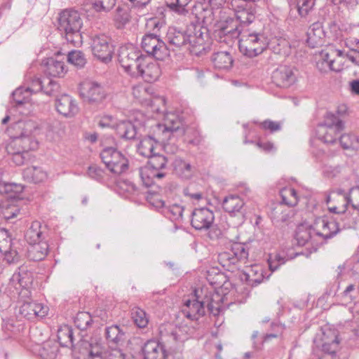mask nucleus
I'll return each mask as SVG.
<instances>
[{
  "label": "nucleus",
  "mask_w": 359,
  "mask_h": 359,
  "mask_svg": "<svg viewBox=\"0 0 359 359\" xmlns=\"http://www.w3.org/2000/svg\"><path fill=\"white\" fill-rule=\"evenodd\" d=\"M269 39L265 32L264 23L257 19H250L244 27L238 41L240 52L245 56L252 58L262 54L267 48Z\"/></svg>",
  "instance_id": "f257e3e1"
},
{
  "label": "nucleus",
  "mask_w": 359,
  "mask_h": 359,
  "mask_svg": "<svg viewBox=\"0 0 359 359\" xmlns=\"http://www.w3.org/2000/svg\"><path fill=\"white\" fill-rule=\"evenodd\" d=\"M207 32V27L191 22L185 29L169 27L166 41L169 46L177 48L187 46H189V49L195 48L204 44Z\"/></svg>",
  "instance_id": "f03ea898"
},
{
  "label": "nucleus",
  "mask_w": 359,
  "mask_h": 359,
  "mask_svg": "<svg viewBox=\"0 0 359 359\" xmlns=\"http://www.w3.org/2000/svg\"><path fill=\"white\" fill-rule=\"evenodd\" d=\"M255 8L253 4L246 5L236 11L233 16L221 15V20L217 23V35L222 39L228 36L230 39H237L241 36L244 27H246L248 20H254Z\"/></svg>",
  "instance_id": "7ed1b4c3"
},
{
  "label": "nucleus",
  "mask_w": 359,
  "mask_h": 359,
  "mask_svg": "<svg viewBox=\"0 0 359 359\" xmlns=\"http://www.w3.org/2000/svg\"><path fill=\"white\" fill-rule=\"evenodd\" d=\"M148 158L147 165L140 168L139 175L142 185L147 188H152V191L156 192L161 187L158 182L168 174V160L165 156L156 152Z\"/></svg>",
  "instance_id": "20e7f679"
},
{
  "label": "nucleus",
  "mask_w": 359,
  "mask_h": 359,
  "mask_svg": "<svg viewBox=\"0 0 359 359\" xmlns=\"http://www.w3.org/2000/svg\"><path fill=\"white\" fill-rule=\"evenodd\" d=\"M57 29L65 36L67 43L78 46L82 44L81 29L83 21L77 11L66 9L62 11L58 17Z\"/></svg>",
  "instance_id": "39448f33"
},
{
  "label": "nucleus",
  "mask_w": 359,
  "mask_h": 359,
  "mask_svg": "<svg viewBox=\"0 0 359 359\" xmlns=\"http://www.w3.org/2000/svg\"><path fill=\"white\" fill-rule=\"evenodd\" d=\"M24 187L20 184L0 182V195L3 196L7 201H2L0 203V218L8 221L17 216L19 213V208L13 205L12 202L16 199H21Z\"/></svg>",
  "instance_id": "423d86ee"
},
{
  "label": "nucleus",
  "mask_w": 359,
  "mask_h": 359,
  "mask_svg": "<svg viewBox=\"0 0 359 359\" xmlns=\"http://www.w3.org/2000/svg\"><path fill=\"white\" fill-rule=\"evenodd\" d=\"M150 59L133 44L121 46L118 48V61L125 72L132 77H137L136 70L140 68L141 62Z\"/></svg>",
  "instance_id": "0eeeda50"
},
{
  "label": "nucleus",
  "mask_w": 359,
  "mask_h": 359,
  "mask_svg": "<svg viewBox=\"0 0 359 359\" xmlns=\"http://www.w3.org/2000/svg\"><path fill=\"white\" fill-rule=\"evenodd\" d=\"M191 225L197 231H209L208 236L211 240L218 239L222 234L220 229L215 225V214L208 208H195L191 214Z\"/></svg>",
  "instance_id": "6e6552de"
},
{
  "label": "nucleus",
  "mask_w": 359,
  "mask_h": 359,
  "mask_svg": "<svg viewBox=\"0 0 359 359\" xmlns=\"http://www.w3.org/2000/svg\"><path fill=\"white\" fill-rule=\"evenodd\" d=\"M203 290L195 289L191 294L192 299H187L184 302L182 312L191 320H198L205 314V308L213 313L214 306L208 294L202 297Z\"/></svg>",
  "instance_id": "1a4fd4ad"
},
{
  "label": "nucleus",
  "mask_w": 359,
  "mask_h": 359,
  "mask_svg": "<svg viewBox=\"0 0 359 359\" xmlns=\"http://www.w3.org/2000/svg\"><path fill=\"white\" fill-rule=\"evenodd\" d=\"M100 156L107 169L114 175L126 173L129 168L128 159L116 147H106Z\"/></svg>",
  "instance_id": "9d476101"
},
{
  "label": "nucleus",
  "mask_w": 359,
  "mask_h": 359,
  "mask_svg": "<svg viewBox=\"0 0 359 359\" xmlns=\"http://www.w3.org/2000/svg\"><path fill=\"white\" fill-rule=\"evenodd\" d=\"M90 48L93 56L100 62L108 64L112 60L115 46L109 36L102 33L92 35Z\"/></svg>",
  "instance_id": "9b49d317"
},
{
  "label": "nucleus",
  "mask_w": 359,
  "mask_h": 359,
  "mask_svg": "<svg viewBox=\"0 0 359 359\" xmlns=\"http://www.w3.org/2000/svg\"><path fill=\"white\" fill-rule=\"evenodd\" d=\"M128 344L139 346L144 359H167L165 346L158 341L150 339L144 343L140 337H134L129 340Z\"/></svg>",
  "instance_id": "f8f14e48"
},
{
  "label": "nucleus",
  "mask_w": 359,
  "mask_h": 359,
  "mask_svg": "<svg viewBox=\"0 0 359 359\" xmlns=\"http://www.w3.org/2000/svg\"><path fill=\"white\" fill-rule=\"evenodd\" d=\"M175 133L182 135L184 130L180 122L172 121L170 126L156 123L153 127L152 132L148 135L158 145H161L168 142Z\"/></svg>",
  "instance_id": "ddd939ff"
},
{
  "label": "nucleus",
  "mask_w": 359,
  "mask_h": 359,
  "mask_svg": "<svg viewBox=\"0 0 359 359\" xmlns=\"http://www.w3.org/2000/svg\"><path fill=\"white\" fill-rule=\"evenodd\" d=\"M79 93L84 102L88 103H100L106 96L103 86L99 83L85 81L80 83Z\"/></svg>",
  "instance_id": "4468645a"
},
{
  "label": "nucleus",
  "mask_w": 359,
  "mask_h": 359,
  "mask_svg": "<svg viewBox=\"0 0 359 359\" xmlns=\"http://www.w3.org/2000/svg\"><path fill=\"white\" fill-rule=\"evenodd\" d=\"M19 269L20 271L18 273H15L11 280L13 284L17 282L15 285V287L19 297L21 299H27L31 296L30 288L32 285L33 277L30 272L25 271L20 269Z\"/></svg>",
  "instance_id": "2eb2a0df"
},
{
  "label": "nucleus",
  "mask_w": 359,
  "mask_h": 359,
  "mask_svg": "<svg viewBox=\"0 0 359 359\" xmlns=\"http://www.w3.org/2000/svg\"><path fill=\"white\" fill-rule=\"evenodd\" d=\"M271 79L276 86L287 88L295 83L297 76L293 67L281 65L273 72Z\"/></svg>",
  "instance_id": "dca6fc26"
},
{
  "label": "nucleus",
  "mask_w": 359,
  "mask_h": 359,
  "mask_svg": "<svg viewBox=\"0 0 359 359\" xmlns=\"http://www.w3.org/2000/svg\"><path fill=\"white\" fill-rule=\"evenodd\" d=\"M248 247L246 243H233L231 245L229 252L220 255V259L228 261L229 264H236L238 261H245L248 258Z\"/></svg>",
  "instance_id": "f3484780"
},
{
  "label": "nucleus",
  "mask_w": 359,
  "mask_h": 359,
  "mask_svg": "<svg viewBox=\"0 0 359 359\" xmlns=\"http://www.w3.org/2000/svg\"><path fill=\"white\" fill-rule=\"evenodd\" d=\"M320 340L323 351L332 356L335 355L340 343L337 330L332 329L323 330Z\"/></svg>",
  "instance_id": "a211bd4d"
},
{
  "label": "nucleus",
  "mask_w": 359,
  "mask_h": 359,
  "mask_svg": "<svg viewBox=\"0 0 359 359\" xmlns=\"http://www.w3.org/2000/svg\"><path fill=\"white\" fill-rule=\"evenodd\" d=\"M55 107L57 111L65 117H73L79 111L76 101L67 94H63L55 100Z\"/></svg>",
  "instance_id": "6ab92c4d"
},
{
  "label": "nucleus",
  "mask_w": 359,
  "mask_h": 359,
  "mask_svg": "<svg viewBox=\"0 0 359 359\" xmlns=\"http://www.w3.org/2000/svg\"><path fill=\"white\" fill-rule=\"evenodd\" d=\"M137 76H140L146 82L153 83L161 76V71L159 65L156 62H141V67L136 70Z\"/></svg>",
  "instance_id": "aec40b11"
},
{
  "label": "nucleus",
  "mask_w": 359,
  "mask_h": 359,
  "mask_svg": "<svg viewBox=\"0 0 359 359\" xmlns=\"http://www.w3.org/2000/svg\"><path fill=\"white\" fill-rule=\"evenodd\" d=\"M155 206L161 209L162 214L170 220L175 223H182L183 220L184 207L181 205L174 203L166 205L165 202L163 200L156 201Z\"/></svg>",
  "instance_id": "412c9836"
},
{
  "label": "nucleus",
  "mask_w": 359,
  "mask_h": 359,
  "mask_svg": "<svg viewBox=\"0 0 359 359\" xmlns=\"http://www.w3.org/2000/svg\"><path fill=\"white\" fill-rule=\"evenodd\" d=\"M317 222L321 224L324 232H317L316 234L323 237L325 240L333 238L340 231L337 219L333 217L323 216L319 218Z\"/></svg>",
  "instance_id": "4be33fe9"
},
{
  "label": "nucleus",
  "mask_w": 359,
  "mask_h": 359,
  "mask_svg": "<svg viewBox=\"0 0 359 359\" xmlns=\"http://www.w3.org/2000/svg\"><path fill=\"white\" fill-rule=\"evenodd\" d=\"M344 128V122H338L337 127L324 128L320 126L318 130V139L325 143L333 144L339 140L340 133Z\"/></svg>",
  "instance_id": "5701e85b"
},
{
  "label": "nucleus",
  "mask_w": 359,
  "mask_h": 359,
  "mask_svg": "<svg viewBox=\"0 0 359 359\" xmlns=\"http://www.w3.org/2000/svg\"><path fill=\"white\" fill-rule=\"evenodd\" d=\"M48 252V244L43 241L28 243L27 257L33 262H39L45 259Z\"/></svg>",
  "instance_id": "b1692460"
},
{
  "label": "nucleus",
  "mask_w": 359,
  "mask_h": 359,
  "mask_svg": "<svg viewBox=\"0 0 359 359\" xmlns=\"http://www.w3.org/2000/svg\"><path fill=\"white\" fill-rule=\"evenodd\" d=\"M125 327L117 325L107 326L104 329V337L109 346H117L125 340Z\"/></svg>",
  "instance_id": "393cba45"
},
{
  "label": "nucleus",
  "mask_w": 359,
  "mask_h": 359,
  "mask_svg": "<svg viewBox=\"0 0 359 359\" xmlns=\"http://www.w3.org/2000/svg\"><path fill=\"white\" fill-rule=\"evenodd\" d=\"M25 123L24 121H19L15 123L13 126L15 130H21L20 133L22 142L21 151L29 152V150L36 149L38 147V142L31 136V132L25 130Z\"/></svg>",
  "instance_id": "a878e982"
},
{
  "label": "nucleus",
  "mask_w": 359,
  "mask_h": 359,
  "mask_svg": "<svg viewBox=\"0 0 359 359\" xmlns=\"http://www.w3.org/2000/svg\"><path fill=\"white\" fill-rule=\"evenodd\" d=\"M117 135L126 140H133L140 139L139 128L131 121H121L117 124L116 128Z\"/></svg>",
  "instance_id": "bb28decb"
},
{
  "label": "nucleus",
  "mask_w": 359,
  "mask_h": 359,
  "mask_svg": "<svg viewBox=\"0 0 359 359\" xmlns=\"http://www.w3.org/2000/svg\"><path fill=\"white\" fill-rule=\"evenodd\" d=\"M189 327L187 325H182L180 327H173L172 325L165 327L163 330H161V339L165 337L172 338L174 341H183L188 339L187 336L189 334L188 331Z\"/></svg>",
  "instance_id": "cd10ccee"
},
{
  "label": "nucleus",
  "mask_w": 359,
  "mask_h": 359,
  "mask_svg": "<svg viewBox=\"0 0 359 359\" xmlns=\"http://www.w3.org/2000/svg\"><path fill=\"white\" fill-rule=\"evenodd\" d=\"M173 172L183 180L190 179L194 172L191 163L180 157H176L172 162Z\"/></svg>",
  "instance_id": "c85d7f7f"
},
{
  "label": "nucleus",
  "mask_w": 359,
  "mask_h": 359,
  "mask_svg": "<svg viewBox=\"0 0 359 359\" xmlns=\"http://www.w3.org/2000/svg\"><path fill=\"white\" fill-rule=\"evenodd\" d=\"M46 69L45 72L47 75L52 77H61L65 73L64 62L55 60L53 57H48L43 60Z\"/></svg>",
  "instance_id": "c756f323"
},
{
  "label": "nucleus",
  "mask_w": 359,
  "mask_h": 359,
  "mask_svg": "<svg viewBox=\"0 0 359 359\" xmlns=\"http://www.w3.org/2000/svg\"><path fill=\"white\" fill-rule=\"evenodd\" d=\"M243 205V200L236 195L226 196L222 201L224 210L231 216H236V213L240 212Z\"/></svg>",
  "instance_id": "7c9ffc66"
},
{
  "label": "nucleus",
  "mask_w": 359,
  "mask_h": 359,
  "mask_svg": "<svg viewBox=\"0 0 359 359\" xmlns=\"http://www.w3.org/2000/svg\"><path fill=\"white\" fill-rule=\"evenodd\" d=\"M25 180L30 183H40L47 177V174L40 167L32 166L25 168L22 172Z\"/></svg>",
  "instance_id": "2f4dec72"
},
{
  "label": "nucleus",
  "mask_w": 359,
  "mask_h": 359,
  "mask_svg": "<svg viewBox=\"0 0 359 359\" xmlns=\"http://www.w3.org/2000/svg\"><path fill=\"white\" fill-rule=\"evenodd\" d=\"M212 62L215 68L219 69H229L233 65V58L227 51H220L212 54Z\"/></svg>",
  "instance_id": "473e14b6"
},
{
  "label": "nucleus",
  "mask_w": 359,
  "mask_h": 359,
  "mask_svg": "<svg viewBox=\"0 0 359 359\" xmlns=\"http://www.w3.org/2000/svg\"><path fill=\"white\" fill-rule=\"evenodd\" d=\"M158 145L150 136L147 135L140 140L137 146V151L141 156L149 158L156 152L155 150Z\"/></svg>",
  "instance_id": "72a5a7b5"
},
{
  "label": "nucleus",
  "mask_w": 359,
  "mask_h": 359,
  "mask_svg": "<svg viewBox=\"0 0 359 359\" xmlns=\"http://www.w3.org/2000/svg\"><path fill=\"white\" fill-rule=\"evenodd\" d=\"M40 222L34 221L32 223L30 227L27 230L25 238L28 243L39 242L43 241V231Z\"/></svg>",
  "instance_id": "f704fd0d"
},
{
  "label": "nucleus",
  "mask_w": 359,
  "mask_h": 359,
  "mask_svg": "<svg viewBox=\"0 0 359 359\" xmlns=\"http://www.w3.org/2000/svg\"><path fill=\"white\" fill-rule=\"evenodd\" d=\"M57 339L62 346H73L74 333L72 328L67 325L61 327L57 332Z\"/></svg>",
  "instance_id": "c9c22d12"
},
{
  "label": "nucleus",
  "mask_w": 359,
  "mask_h": 359,
  "mask_svg": "<svg viewBox=\"0 0 359 359\" xmlns=\"http://www.w3.org/2000/svg\"><path fill=\"white\" fill-rule=\"evenodd\" d=\"M312 228L309 224H302L297 227L295 238L297 244L304 246L311 238Z\"/></svg>",
  "instance_id": "e433bc0d"
},
{
  "label": "nucleus",
  "mask_w": 359,
  "mask_h": 359,
  "mask_svg": "<svg viewBox=\"0 0 359 359\" xmlns=\"http://www.w3.org/2000/svg\"><path fill=\"white\" fill-rule=\"evenodd\" d=\"M161 40L159 36L156 34H146L142 39V48L147 53L151 55L154 50V49L157 47Z\"/></svg>",
  "instance_id": "4c0bfd02"
},
{
  "label": "nucleus",
  "mask_w": 359,
  "mask_h": 359,
  "mask_svg": "<svg viewBox=\"0 0 359 359\" xmlns=\"http://www.w3.org/2000/svg\"><path fill=\"white\" fill-rule=\"evenodd\" d=\"M215 12L213 11L212 8H201V11L199 13L196 15V18L197 20L194 22V23H198L200 20H201L203 25L204 27H206L208 25H210L213 23L215 20Z\"/></svg>",
  "instance_id": "58836bf2"
},
{
  "label": "nucleus",
  "mask_w": 359,
  "mask_h": 359,
  "mask_svg": "<svg viewBox=\"0 0 359 359\" xmlns=\"http://www.w3.org/2000/svg\"><path fill=\"white\" fill-rule=\"evenodd\" d=\"M341 146L344 149H358L359 148L358 137L354 134L348 133L341 135L339 137Z\"/></svg>",
  "instance_id": "ea45409f"
},
{
  "label": "nucleus",
  "mask_w": 359,
  "mask_h": 359,
  "mask_svg": "<svg viewBox=\"0 0 359 359\" xmlns=\"http://www.w3.org/2000/svg\"><path fill=\"white\" fill-rule=\"evenodd\" d=\"M75 326L81 331L86 330L93 322L91 315L88 312H79L74 318Z\"/></svg>",
  "instance_id": "a19ab883"
},
{
  "label": "nucleus",
  "mask_w": 359,
  "mask_h": 359,
  "mask_svg": "<svg viewBox=\"0 0 359 359\" xmlns=\"http://www.w3.org/2000/svg\"><path fill=\"white\" fill-rule=\"evenodd\" d=\"M307 36L306 42L309 47L314 48L324 45L325 37L324 30L318 29L316 32H308Z\"/></svg>",
  "instance_id": "79ce46f5"
},
{
  "label": "nucleus",
  "mask_w": 359,
  "mask_h": 359,
  "mask_svg": "<svg viewBox=\"0 0 359 359\" xmlns=\"http://www.w3.org/2000/svg\"><path fill=\"white\" fill-rule=\"evenodd\" d=\"M334 60L330 57L328 53H321V59L317 62V69L321 73H326L328 71L338 72V69L334 67Z\"/></svg>",
  "instance_id": "37998d69"
},
{
  "label": "nucleus",
  "mask_w": 359,
  "mask_h": 359,
  "mask_svg": "<svg viewBox=\"0 0 359 359\" xmlns=\"http://www.w3.org/2000/svg\"><path fill=\"white\" fill-rule=\"evenodd\" d=\"M67 61L79 69L84 67L87 62L85 54L78 50H72L68 53Z\"/></svg>",
  "instance_id": "c03bdc74"
},
{
  "label": "nucleus",
  "mask_w": 359,
  "mask_h": 359,
  "mask_svg": "<svg viewBox=\"0 0 359 359\" xmlns=\"http://www.w3.org/2000/svg\"><path fill=\"white\" fill-rule=\"evenodd\" d=\"M337 198H340L343 202H345V206H348V205L351 202V196H348L342 189L331 190L329 194L326 196L325 202L328 204L332 201H335L337 199Z\"/></svg>",
  "instance_id": "a18cd8bd"
},
{
  "label": "nucleus",
  "mask_w": 359,
  "mask_h": 359,
  "mask_svg": "<svg viewBox=\"0 0 359 359\" xmlns=\"http://www.w3.org/2000/svg\"><path fill=\"white\" fill-rule=\"evenodd\" d=\"M131 315L135 324L138 327L144 328L147 327L149 320L147 317L146 312L143 309L139 307H135L132 309Z\"/></svg>",
  "instance_id": "49530a36"
},
{
  "label": "nucleus",
  "mask_w": 359,
  "mask_h": 359,
  "mask_svg": "<svg viewBox=\"0 0 359 359\" xmlns=\"http://www.w3.org/2000/svg\"><path fill=\"white\" fill-rule=\"evenodd\" d=\"M252 274H245L248 285L255 287L260 284L265 278L264 270L261 267H257L256 269H251Z\"/></svg>",
  "instance_id": "de8ad7c7"
},
{
  "label": "nucleus",
  "mask_w": 359,
  "mask_h": 359,
  "mask_svg": "<svg viewBox=\"0 0 359 359\" xmlns=\"http://www.w3.org/2000/svg\"><path fill=\"white\" fill-rule=\"evenodd\" d=\"M316 0H297V8L302 18L306 17L313 10Z\"/></svg>",
  "instance_id": "09e8293b"
},
{
  "label": "nucleus",
  "mask_w": 359,
  "mask_h": 359,
  "mask_svg": "<svg viewBox=\"0 0 359 359\" xmlns=\"http://www.w3.org/2000/svg\"><path fill=\"white\" fill-rule=\"evenodd\" d=\"M154 50L150 55H152L158 60H164L165 58L170 56V48L169 46L162 40L158 43L156 48L154 49Z\"/></svg>",
  "instance_id": "8fccbe9b"
},
{
  "label": "nucleus",
  "mask_w": 359,
  "mask_h": 359,
  "mask_svg": "<svg viewBox=\"0 0 359 359\" xmlns=\"http://www.w3.org/2000/svg\"><path fill=\"white\" fill-rule=\"evenodd\" d=\"M87 175L97 182H102L104 180V170L96 164L88 166Z\"/></svg>",
  "instance_id": "3c124183"
},
{
  "label": "nucleus",
  "mask_w": 359,
  "mask_h": 359,
  "mask_svg": "<svg viewBox=\"0 0 359 359\" xmlns=\"http://www.w3.org/2000/svg\"><path fill=\"white\" fill-rule=\"evenodd\" d=\"M26 299H23V304L20 306L19 313L24 318H27L29 320H32L34 319V313H33V301L27 302Z\"/></svg>",
  "instance_id": "603ef678"
},
{
  "label": "nucleus",
  "mask_w": 359,
  "mask_h": 359,
  "mask_svg": "<svg viewBox=\"0 0 359 359\" xmlns=\"http://www.w3.org/2000/svg\"><path fill=\"white\" fill-rule=\"evenodd\" d=\"M190 0H175V2H167V6L172 11L177 13L178 14L184 15L188 11L186 9V6L189 3Z\"/></svg>",
  "instance_id": "864d4df0"
},
{
  "label": "nucleus",
  "mask_w": 359,
  "mask_h": 359,
  "mask_svg": "<svg viewBox=\"0 0 359 359\" xmlns=\"http://www.w3.org/2000/svg\"><path fill=\"white\" fill-rule=\"evenodd\" d=\"M280 196L281 197V201L280 204L273 210L275 215L278 214L279 209L282 208L283 205H286L289 207H293L295 206L298 203V199L290 198L287 194H283V189L280 191Z\"/></svg>",
  "instance_id": "5fc2aeb1"
},
{
  "label": "nucleus",
  "mask_w": 359,
  "mask_h": 359,
  "mask_svg": "<svg viewBox=\"0 0 359 359\" xmlns=\"http://www.w3.org/2000/svg\"><path fill=\"white\" fill-rule=\"evenodd\" d=\"M1 254V257L4 256V258L2 259L3 263L5 262L6 264H11L16 263L20 259V256L18 255V252L13 249H8L7 252H0Z\"/></svg>",
  "instance_id": "6e6d98bb"
},
{
  "label": "nucleus",
  "mask_w": 359,
  "mask_h": 359,
  "mask_svg": "<svg viewBox=\"0 0 359 359\" xmlns=\"http://www.w3.org/2000/svg\"><path fill=\"white\" fill-rule=\"evenodd\" d=\"M116 0H95L93 7L97 11H109L115 5Z\"/></svg>",
  "instance_id": "4d7b16f0"
},
{
  "label": "nucleus",
  "mask_w": 359,
  "mask_h": 359,
  "mask_svg": "<svg viewBox=\"0 0 359 359\" xmlns=\"http://www.w3.org/2000/svg\"><path fill=\"white\" fill-rule=\"evenodd\" d=\"M9 154L12 155L13 162L18 166L25 164L29 157V152L19 151V150L10 152Z\"/></svg>",
  "instance_id": "13d9d810"
},
{
  "label": "nucleus",
  "mask_w": 359,
  "mask_h": 359,
  "mask_svg": "<svg viewBox=\"0 0 359 359\" xmlns=\"http://www.w3.org/2000/svg\"><path fill=\"white\" fill-rule=\"evenodd\" d=\"M260 127L263 130H269L271 133L281 130V124L280 122L273 121L269 119L262 122L260 123Z\"/></svg>",
  "instance_id": "bf43d9fd"
},
{
  "label": "nucleus",
  "mask_w": 359,
  "mask_h": 359,
  "mask_svg": "<svg viewBox=\"0 0 359 359\" xmlns=\"http://www.w3.org/2000/svg\"><path fill=\"white\" fill-rule=\"evenodd\" d=\"M338 122H343L341 120H340L338 116H335L334 114L327 112L326 116H325V121L323 123H320L318 125V128H320V126H323L324 128H329V127H337V123Z\"/></svg>",
  "instance_id": "052dcab7"
},
{
  "label": "nucleus",
  "mask_w": 359,
  "mask_h": 359,
  "mask_svg": "<svg viewBox=\"0 0 359 359\" xmlns=\"http://www.w3.org/2000/svg\"><path fill=\"white\" fill-rule=\"evenodd\" d=\"M11 142L6 147V150L8 153L13 152L15 151H20V149L22 148V140L20 139V135H13L11 136Z\"/></svg>",
  "instance_id": "680f3d73"
},
{
  "label": "nucleus",
  "mask_w": 359,
  "mask_h": 359,
  "mask_svg": "<svg viewBox=\"0 0 359 359\" xmlns=\"http://www.w3.org/2000/svg\"><path fill=\"white\" fill-rule=\"evenodd\" d=\"M24 90L22 88H17L12 93V99L15 102V107H19L26 102V97L22 95Z\"/></svg>",
  "instance_id": "e2e57ef3"
},
{
  "label": "nucleus",
  "mask_w": 359,
  "mask_h": 359,
  "mask_svg": "<svg viewBox=\"0 0 359 359\" xmlns=\"http://www.w3.org/2000/svg\"><path fill=\"white\" fill-rule=\"evenodd\" d=\"M33 313L34 318L40 317L43 318L48 314V308L44 306L41 303H38L36 302H33Z\"/></svg>",
  "instance_id": "0e129e2a"
},
{
  "label": "nucleus",
  "mask_w": 359,
  "mask_h": 359,
  "mask_svg": "<svg viewBox=\"0 0 359 359\" xmlns=\"http://www.w3.org/2000/svg\"><path fill=\"white\" fill-rule=\"evenodd\" d=\"M44 81L39 78H34L31 83V86L26 88L25 92L30 91L32 93H37L43 91L44 93L45 86L43 85Z\"/></svg>",
  "instance_id": "69168bd1"
},
{
  "label": "nucleus",
  "mask_w": 359,
  "mask_h": 359,
  "mask_svg": "<svg viewBox=\"0 0 359 359\" xmlns=\"http://www.w3.org/2000/svg\"><path fill=\"white\" fill-rule=\"evenodd\" d=\"M46 80L48 81V86L44 88V93L48 95H53L60 88L59 84L50 79H46Z\"/></svg>",
  "instance_id": "338daca9"
},
{
  "label": "nucleus",
  "mask_w": 359,
  "mask_h": 359,
  "mask_svg": "<svg viewBox=\"0 0 359 359\" xmlns=\"http://www.w3.org/2000/svg\"><path fill=\"white\" fill-rule=\"evenodd\" d=\"M106 359H126V355L119 348H114L109 351Z\"/></svg>",
  "instance_id": "774afa93"
}]
</instances>
